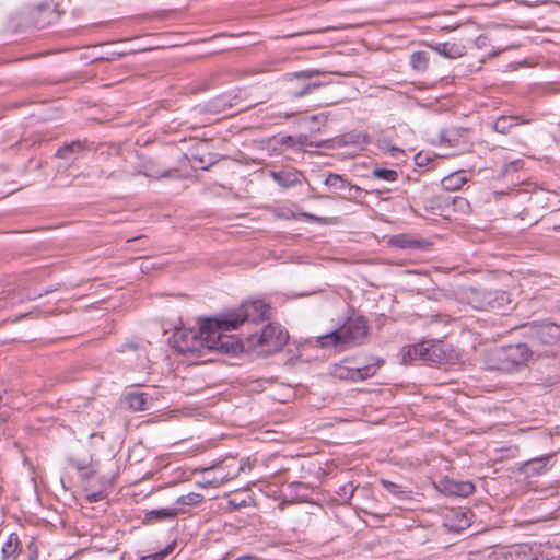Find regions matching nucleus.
Listing matches in <instances>:
<instances>
[{
    "label": "nucleus",
    "mask_w": 560,
    "mask_h": 560,
    "mask_svg": "<svg viewBox=\"0 0 560 560\" xmlns=\"http://www.w3.org/2000/svg\"><path fill=\"white\" fill-rule=\"evenodd\" d=\"M548 457L534 458L524 463L522 470L526 475H540L547 468Z\"/></svg>",
    "instance_id": "nucleus-23"
},
{
    "label": "nucleus",
    "mask_w": 560,
    "mask_h": 560,
    "mask_svg": "<svg viewBox=\"0 0 560 560\" xmlns=\"http://www.w3.org/2000/svg\"><path fill=\"white\" fill-rule=\"evenodd\" d=\"M203 497L200 493L190 492L184 495H180L177 499V503L182 505H197L202 501Z\"/></svg>",
    "instance_id": "nucleus-27"
},
{
    "label": "nucleus",
    "mask_w": 560,
    "mask_h": 560,
    "mask_svg": "<svg viewBox=\"0 0 560 560\" xmlns=\"http://www.w3.org/2000/svg\"><path fill=\"white\" fill-rule=\"evenodd\" d=\"M330 30H335V27H331V26H328V27H324V28H319V30H315V31H308V32H305L304 34H310V33H324V32H328Z\"/></svg>",
    "instance_id": "nucleus-41"
},
{
    "label": "nucleus",
    "mask_w": 560,
    "mask_h": 560,
    "mask_svg": "<svg viewBox=\"0 0 560 560\" xmlns=\"http://www.w3.org/2000/svg\"><path fill=\"white\" fill-rule=\"evenodd\" d=\"M231 505H233L234 508L238 506L240 504L236 503L234 500H230L229 502Z\"/></svg>",
    "instance_id": "nucleus-43"
},
{
    "label": "nucleus",
    "mask_w": 560,
    "mask_h": 560,
    "mask_svg": "<svg viewBox=\"0 0 560 560\" xmlns=\"http://www.w3.org/2000/svg\"><path fill=\"white\" fill-rule=\"evenodd\" d=\"M423 159H424V156L422 155V153H419V154L416 156L417 164L421 165V164H422V162H423Z\"/></svg>",
    "instance_id": "nucleus-42"
},
{
    "label": "nucleus",
    "mask_w": 560,
    "mask_h": 560,
    "mask_svg": "<svg viewBox=\"0 0 560 560\" xmlns=\"http://www.w3.org/2000/svg\"><path fill=\"white\" fill-rule=\"evenodd\" d=\"M517 116H505L498 117L492 124V128L499 133H506L514 126L522 124Z\"/></svg>",
    "instance_id": "nucleus-22"
},
{
    "label": "nucleus",
    "mask_w": 560,
    "mask_h": 560,
    "mask_svg": "<svg viewBox=\"0 0 560 560\" xmlns=\"http://www.w3.org/2000/svg\"><path fill=\"white\" fill-rule=\"evenodd\" d=\"M269 308V304L261 300L246 301L236 311L224 315L223 323L228 324V328H237L247 320L256 323L267 317Z\"/></svg>",
    "instance_id": "nucleus-9"
},
{
    "label": "nucleus",
    "mask_w": 560,
    "mask_h": 560,
    "mask_svg": "<svg viewBox=\"0 0 560 560\" xmlns=\"http://www.w3.org/2000/svg\"><path fill=\"white\" fill-rule=\"evenodd\" d=\"M526 347L524 345H511L508 347L495 348L492 350V357L499 362L492 368L508 370L521 364L525 360Z\"/></svg>",
    "instance_id": "nucleus-11"
},
{
    "label": "nucleus",
    "mask_w": 560,
    "mask_h": 560,
    "mask_svg": "<svg viewBox=\"0 0 560 560\" xmlns=\"http://www.w3.org/2000/svg\"><path fill=\"white\" fill-rule=\"evenodd\" d=\"M26 298H27L28 300H34L36 296L27 295Z\"/></svg>",
    "instance_id": "nucleus-46"
},
{
    "label": "nucleus",
    "mask_w": 560,
    "mask_h": 560,
    "mask_svg": "<svg viewBox=\"0 0 560 560\" xmlns=\"http://www.w3.org/2000/svg\"><path fill=\"white\" fill-rule=\"evenodd\" d=\"M369 178L392 183V182H396L398 179V172L393 168L374 167L371 171Z\"/></svg>",
    "instance_id": "nucleus-24"
},
{
    "label": "nucleus",
    "mask_w": 560,
    "mask_h": 560,
    "mask_svg": "<svg viewBox=\"0 0 560 560\" xmlns=\"http://www.w3.org/2000/svg\"><path fill=\"white\" fill-rule=\"evenodd\" d=\"M174 547L175 545L171 544L155 553L143 556L141 560H164L174 550Z\"/></svg>",
    "instance_id": "nucleus-30"
},
{
    "label": "nucleus",
    "mask_w": 560,
    "mask_h": 560,
    "mask_svg": "<svg viewBox=\"0 0 560 560\" xmlns=\"http://www.w3.org/2000/svg\"><path fill=\"white\" fill-rule=\"evenodd\" d=\"M223 322L224 316L217 320L209 319L207 350L236 354L243 350V343L235 336L226 334L234 328H228Z\"/></svg>",
    "instance_id": "nucleus-5"
},
{
    "label": "nucleus",
    "mask_w": 560,
    "mask_h": 560,
    "mask_svg": "<svg viewBox=\"0 0 560 560\" xmlns=\"http://www.w3.org/2000/svg\"><path fill=\"white\" fill-rule=\"evenodd\" d=\"M294 145L306 147V145H313V143L308 142L307 136L300 135V136L295 137Z\"/></svg>",
    "instance_id": "nucleus-37"
},
{
    "label": "nucleus",
    "mask_w": 560,
    "mask_h": 560,
    "mask_svg": "<svg viewBox=\"0 0 560 560\" xmlns=\"http://www.w3.org/2000/svg\"><path fill=\"white\" fill-rule=\"evenodd\" d=\"M320 85H322L320 82L306 83L305 85H303V88L301 90L292 91L291 95L294 98H300V97H303V96L312 93L315 89L319 88Z\"/></svg>",
    "instance_id": "nucleus-29"
},
{
    "label": "nucleus",
    "mask_w": 560,
    "mask_h": 560,
    "mask_svg": "<svg viewBox=\"0 0 560 560\" xmlns=\"http://www.w3.org/2000/svg\"><path fill=\"white\" fill-rule=\"evenodd\" d=\"M26 550L28 553V560H37L38 559V555H39L38 544L34 537H32L31 540L28 541V544L26 546Z\"/></svg>",
    "instance_id": "nucleus-36"
},
{
    "label": "nucleus",
    "mask_w": 560,
    "mask_h": 560,
    "mask_svg": "<svg viewBox=\"0 0 560 560\" xmlns=\"http://www.w3.org/2000/svg\"><path fill=\"white\" fill-rule=\"evenodd\" d=\"M525 335L539 345L560 346V325L551 322L529 323L523 326Z\"/></svg>",
    "instance_id": "nucleus-10"
},
{
    "label": "nucleus",
    "mask_w": 560,
    "mask_h": 560,
    "mask_svg": "<svg viewBox=\"0 0 560 560\" xmlns=\"http://www.w3.org/2000/svg\"><path fill=\"white\" fill-rule=\"evenodd\" d=\"M489 560H514L512 557V552L505 549L491 550L488 549L485 551Z\"/></svg>",
    "instance_id": "nucleus-28"
},
{
    "label": "nucleus",
    "mask_w": 560,
    "mask_h": 560,
    "mask_svg": "<svg viewBox=\"0 0 560 560\" xmlns=\"http://www.w3.org/2000/svg\"><path fill=\"white\" fill-rule=\"evenodd\" d=\"M30 16L38 28H44L51 23L55 13L49 3H39L30 10Z\"/></svg>",
    "instance_id": "nucleus-15"
},
{
    "label": "nucleus",
    "mask_w": 560,
    "mask_h": 560,
    "mask_svg": "<svg viewBox=\"0 0 560 560\" xmlns=\"http://www.w3.org/2000/svg\"><path fill=\"white\" fill-rule=\"evenodd\" d=\"M355 489L357 486H354L352 482H348L339 488L338 495L342 500L349 501L353 497Z\"/></svg>",
    "instance_id": "nucleus-31"
},
{
    "label": "nucleus",
    "mask_w": 560,
    "mask_h": 560,
    "mask_svg": "<svg viewBox=\"0 0 560 560\" xmlns=\"http://www.w3.org/2000/svg\"><path fill=\"white\" fill-rule=\"evenodd\" d=\"M382 364L381 359H374L372 363H363L357 358H345L332 364L329 373L342 381L360 382L374 376Z\"/></svg>",
    "instance_id": "nucleus-4"
},
{
    "label": "nucleus",
    "mask_w": 560,
    "mask_h": 560,
    "mask_svg": "<svg viewBox=\"0 0 560 560\" xmlns=\"http://www.w3.org/2000/svg\"><path fill=\"white\" fill-rule=\"evenodd\" d=\"M25 316H26V314H22L21 316H19V317L16 318V320H20L21 318H23V317H25Z\"/></svg>",
    "instance_id": "nucleus-45"
},
{
    "label": "nucleus",
    "mask_w": 560,
    "mask_h": 560,
    "mask_svg": "<svg viewBox=\"0 0 560 560\" xmlns=\"http://www.w3.org/2000/svg\"><path fill=\"white\" fill-rule=\"evenodd\" d=\"M308 219L313 220V221H319L320 219L314 217V215H307Z\"/></svg>",
    "instance_id": "nucleus-44"
},
{
    "label": "nucleus",
    "mask_w": 560,
    "mask_h": 560,
    "mask_svg": "<svg viewBox=\"0 0 560 560\" xmlns=\"http://www.w3.org/2000/svg\"><path fill=\"white\" fill-rule=\"evenodd\" d=\"M142 173H143V175L151 177V178H155V179L171 176V171L159 172V171H155L153 168V166L149 165V164L144 165V170Z\"/></svg>",
    "instance_id": "nucleus-32"
},
{
    "label": "nucleus",
    "mask_w": 560,
    "mask_h": 560,
    "mask_svg": "<svg viewBox=\"0 0 560 560\" xmlns=\"http://www.w3.org/2000/svg\"><path fill=\"white\" fill-rule=\"evenodd\" d=\"M381 485L392 494L394 495H397V497H400L401 494L405 493V491L396 483L389 481V480H386V479H382L381 480Z\"/></svg>",
    "instance_id": "nucleus-35"
},
{
    "label": "nucleus",
    "mask_w": 560,
    "mask_h": 560,
    "mask_svg": "<svg viewBox=\"0 0 560 560\" xmlns=\"http://www.w3.org/2000/svg\"><path fill=\"white\" fill-rule=\"evenodd\" d=\"M288 332L278 325L268 324L260 334L248 336L247 343L250 349L259 353L270 354L279 351L288 341Z\"/></svg>",
    "instance_id": "nucleus-7"
},
{
    "label": "nucleus",
    "mask_w": 560,
    "mask_h": 560,
    "mask_svg": "<svg viewBox=\"0 0 560 560\" xmlns=\"http://www.w3.org/2000/svg\"><path fill=\"white\" fill-rule=\"evenodd\" d=\"M392 243L398 248H411L416 246L417 241L409 240L406 236H396L392 240Z\"/></svg>",
    "instance_id": "nucleus-34"
},
{
    "label": "nucleus",
    "mask_w": 560,
    "mask_h": 560,
    "mask_svg": "<svg viewBox=\"0 0 560 560\" xmlns=\"http://www.w3.org/2000/svg\"><path fill=\"white\" fill-rule=\"evenodd\" d=\"M21 552V541L16 533H11L1 548L2 560H16Z\"/></svg>",
    "instance_id": "nucleus-17"
},
{
    "label": "nucleus",
    "mask_w": 560,
    "mask_h": 560,
    "mask_svg": "<svg viewBox=\"0 0 560 560\" xmlns=\"http://www.w3.org/2000/svg\"><path fill=\"white\" fill-rule=\"evenodd\" d=\"M440 487V490L447 495L468 497L475 491L472 482L457 481L448 478L441 480Z\"/></svg>",
    "instance_id": "nucleus-13"
},
{
    "label": "nucleus",
    "mask_w": 560,
    "mask_h": 560,
    "mask_svg": "<svg viewBox=\"0 0 560 560\" xmlns=\"http://www.w3.org/2000/svg\"><path fill=\"white\" fill-rule=\"evenodd\" d=\"M463 299L478 311H509L512 300L503 290H485L467 288L463 291Z\"/></svg>",
    "instance_id": "nucleus-3"
},
{
    "label": "nucleus",
    "mask_w": 560,
    "mask_h": 560,
    "mask_svg": "<svg viewBox=\"0 0 560 560\" xmlns=\"http://www.w3.org/2000/svg\"><path fill=\"white\" fill-rule=\"evenodd\" d=\"M368 323L363 316L352 315L338 328L318 336L316 342L322 348L335 347L340 350L360 346L368 337Z\"/></svg>",
    "instance_id": "nucleus-1"
},
{
    "label": "nucleus",
    "mask_w": 560,
    "mask_h": 560,
    "mask_svg": "<svg viewBox=\"0 0 560 560\" xmlns=\"http://www.w3.org/2000/svg\"><path fill=\"white\" fill-rule=\"evenodd\" d=\"M324 184L341 199H351L353 198V191L359 192L361 190L360 187L352 185L342 175L335 173H330Z\"/></svg>",
    "instance_id": "nucleus-12"
},
{
    "label": "nucleus",
    "mask_w": 560,
    "mask_h": 560,
    "mask_svg": "<svg viewBox=\"0 0 560 560\" xmlns=\"http://www.w3.org/2000/svg\"><path fill=\"white\" fill-rule=\"evenodd\" d=\"M294 140H295L294 137L288 136V137L283 138L282 144L295 147Z\"/></svg>",
    "instance_id": "nucleus-40"
},
{
    "label": "nucleus",
    "mask_w": 560,
    "mask_h": 560,
    "mask_svg": "<svg viewBox=\"0 0 560 560\" xmlns=\"http://www.w3.org/2000/svg\"><path fill=\"white\" fill-rule=\"evenodd\" d=\"M445 347V343L441 341H423L417 345L407 346L401 351V361L402 363L422 361L433 364H443L450 359Z\"/></svg>",
    "instance_id": "nucleus-6"
},
{
    "label": "nucleus",
    "mask_w": 560,
    "mask_h": 560,
    "mask_svg": "<svg viewBox=\"0 0 560 560\" xmlns=\"http://www.w3.org/2000/svg\"><path fill=\"white\" fill-rule=\"evenodd\" d=\"M236 105H237V103L233 104L229 96L223 95V96H220V97H217V98L210 101L207 104L206 109H207V112L212 113V114H224L229 109H231L233 106H236Z\"/></svg>",
    "instance_id": "nucleus-18"
},
{
    "label": "nucleus",
    "mask_w": 560,
    "mask_h": 560,
    "mask_svg": "<svg viewBox=\"0 0 560 560\" xmlns=\"http://www.w3.org/2000/svg\"><path fill=\"white\" fill-rule=\"evenodd\" d=\"M429 54L425 51H415L410 55V65L416 71H425L429 66Z\"/></svg>",
    "instance_id": "nucleus-25"
},
{
    "label": "nucleus",
    "mask_w": 560,
    "mask_h": 560,
    "mask_svg": "<svg viewBox=\"0 0 560 560\" xmlns=\"http://www.w3.org/2000/svg\"><path fill=\"white\" fill-rule=\"evenodd\" d=\"M209 319L201 324L199 329L180 328L174 334V343L182 353L198 352L207 349Z\"/></svg>",
    "instance_id": "nucleus-8"
},
{
    "label": "nucleus",
    "mask_w": 560,
    "mask_h": 560,
    "mask_svg": "<svg viewBox=\"0 0 560 560\" xmlns=\"http://www.w3.org/2000/svg\"><path fill=\"white\" fill-rule=\"evenodd\" d=\"M489 37L487 35H480L476 38V46L478 48H485L488 45Z\"/></svg>",
    "instance_id": "nucleus-38"
},
{
    "label": "nucleus",
    "mask_w": 560,
    "mask_h": 560,
    "mask_svg": "<svg viewBox=\"0 0 560 560\" xmlns=\"http://www.w3.org/2000/svg\"><path fill=\"white\" fill-rule=\"evenodd\" d=\"M82 145L80 142H72L71 144H66L65 147L58 149L57 156L61 159H68L69 153L75 150H81Z\"/></svg>",
    "instance_id": "nucleus-33"
},
{
    "label": "nucleus",
    "mask_w": 560,
    "mask_h": 560,
    "mask_svg": "<svg viewBox=\"0 0 560 560\" xmlns=\"http://www.w3.org/2000/svg\"><path fill=\"white\" fill-rule=\"evenodd\" d=\"M245 465L244 460H238L231 456L203 467L200 469L202 475L200 486L203 488H219L225 482L235 479L244 470Z\"/></svg>",
    "instance_id": "nucleus-2"
},
{
    "label": "nucleus",
    "mask_w": 560,
    "mask_h": 560,
    "mask_svg": "<svg viewBox=\"0 0 560 560\" xmlns=\"http://www.w3.org/2000/svg\"><path fill=\"white\" fill-rule=\"evenodd\" d=\"M129 408L133 411H143L149 408V397L144 393H129L126 396Z\"/></svg>",
    "instance_id": "nucleus-19"
},
{
    "label": "nucleus",
    "mask_w": 560,
    "mask_h": 560,
    "mask_svg": "<svg viewBox=\"0 0 560 560\" xmlns=\"http://www.w3.org/2000/svg\"><path fill=\"white\" fill-rule=\"evenodd\" d=\"M177 515L176 509L162 508L148 511L144 516V522L154 523L163 520H171Z\"/></svg>",
    "instance_id": "nucleus-20"
},
{
    "label": "nucleus",
    "mask_w": 560,
    "mask_h": 560,
    "mask_svg": "<svg viewBox=\"0 0 560 560\" xmlns=\"http://www.w3.org/2000/svg\"><path fill=\"white\" fill-rule=\"evenodd\" d=\"M269 176L282 188H291L302 183L303 174L298 170L270 171Z\"/></svg>",
    "instance_id": "nucleus-14"
},
{
    "label": "nucleus",
    "mask_w": 560,
    "mask_h": 560,
    "mask_svg": "<svg viewBox=\"0 0 560 560\" xmlns=\"http://www.w3.org/2000/svg\"><path fill=\"white\" fill-rule=\"evenodd\" d=\"M431 48L439 55L450 59H456L466 54L465 46L459 43H439L431 46Z\"/></svg>",
    "instance_id": "nucleus-16"
},
{
    "label": "nucleus",
    "mask_w": 560,
    "mask_h": 560,
    "mask_svg": "<svg viewBox=\"0 0 560 560\" xmlns=\"http://www.w3.org/2000/svg\"><path fill=\"white\" fill-rule=\"evenodd\" d=\"M86 498H88L89 502H97L103 499V494H102V492H92V493L88 494Z\"/></svg>",
    "instance_id": "nucleus-39"
},
{
    "label": "nucleus",
    "mask_w": 560,
    "mask_h": 560,
    "mask_svg": "<svg viewBox=\"0 0 560 560\" xmlns=\"http://www.w3.org/2000/svg\"><path fill=\"white\" fill-rule=\"evenodd\" d=\"M320 73L319 70L311 69V70H304L299 72L289 73L287 75V79L289 81L300 80V81H307Z\"/></svg>",
    "instance_id": "nucleus-26"
},
{
    "label": "nucleus",
    "mask_w": 560,
    "mask_h": 560,
    "mask_svg": "<svg viewBox=\"0 0 560 560\" xmlns=\"http://www.w3.org/2000/svg\"><path fill=\"white\" fill-rule=\"evenodd\" d=\"M466 174L465 172H455L453 174H450L448 176H445L441 184L445 190H457L460 189L462 186L466 183Z\"/></svg>",
    "instance_id": "nucleus-21"
}]
</instances>
